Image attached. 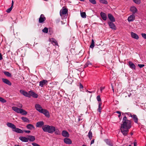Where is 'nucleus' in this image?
Here are the masks:
<instances>
[{
	"mask_svg": "<svg viewBox=\"0 0 146 146\" xmlns=\"http://www.w3.org/2000/svg\"><path fill=\"white\" fill-rule=\"evenodd\" d=\"M122 122L120 127L121 131L124 136H126L128 133L129 129L131 127V122L125 116L123 119Z\"/></svg>",
	"mask_w": 146,
	"mask_h": 146,
	"instance_id": "f257e3e1",
	"label": "nucleus"
},
{
	"mask_svg": "<svg viewBox=\"0 0 146 146\" xmlns=\"http://www.w3.org/2000/svg\"><path fill=\"white\" fill-rule=\"evenodd\" d=\"M42 129L44 132H47L50 134L53 133L55 130V127L52 125H45L42 127Z\"/></svg>",
	"mask_w": 146,
	"mask_h": 146,
	"instance_id": "f03ea898",
	"label": "nucleus"
},
{
	"mask_svg": "<svg viewBox=\"0 0 146 146\" xmlns=\"http://www.w3.org/2000/svg\"><path fill=\"white\" fill-rule=\"evenodd\" d=\"M7 125L8 127L13 129V131H14L20 133H23V131L20 129L16 128L15 126L13 123L10 122H7Z\"/></svg>",
	"mask_w": 146,
	"mask_h": 146,
	"instance_id": "7ed1b4c3",
	"label": "nucleus"
},
{
	"mask_svg": "<svg viewBox=\"0 0 146 146\" xmlns=\"http://www.w3.org/2000/svg\"><path fill=\"white\" fill-rule=\"evenodd\" d=\"M125 114L131 117L133 119L134 122L136 123H137V117L136 115H132L130 113H125Z\"/></svg>",
	"mask_w": 146,
	"mask_h": 146,
	"instance_id": "20e7f679",
	"label": "nucleus"
},
{
	"mask_svg": "<svg viewBox=\"0 0 146 146\" xmlns=\"http://www.w3.org/2000/svg\"><path fill=\"white\" fill-rule=\"evenodd\" d=\"M21 93L23 95L25 96L28 97V98H30V91L27 92L23 90H21L20 91Z\"/></svg>",
	"mask_w": 146,
	"mask_h": 146,
	"instance_id": "39448f33",
	"label": "nucleus"
},
{
	"mask_svg": "<svg viewBox=\"0 0 146 146\" xmlns=\"http://www.w3.org/2000/svg\"><path fill=\"white\" fill-rule=\"evenodd\" d=\"M46 19V17L43 14H41L39 19L38 22L39 23H42L45 21Z\"/></svg>",
	"mask_w": 146,
	"mask_h": 146,
	"instance_id": "423d86ee",
	"label": "nucleus"
},
{
	"mask_svg": "<svg viewBox=\"0 0 146 146\" xmlns=\"http://www.w3.org/2000/svg\"><path fill=\"white\" fill-rule=\"evenodd\" d=\"M35 107L36 110L40 113L43 110L41 106L38 104H36L35 106Z\"/></svg>",
	"mask_w": 146,
	"mask_h": 146,
	"instance_id": "0eeeda50",
	"label": "nucleus"
},
{
	"mask_svg": "<svg viewBox=\"0 0 146 146\" xmlns=\"http://www.w3.org/2000/svg\"><path fill=\"white\" fill-rule=\"evenodd\" d=\"M68 12V9H66L64 8L62 9L60 11V15L61 16H62L63 15H65Z\"/></svg>",
	"mask_w": 146,
	"mask_h": 146,
	"instance_id": "6e6552de",
	"label": "nucleus"
},
{
	"mask_svg": "<svg viewBox=\"0 0 146 146\" xmlns=\"http://www.w3.org/2000/svg\"><path fill=\"white\" fill-rule=\"evenodd\" d=\"M44 114L45 115L48 117L50 116V115L49 112L46 110L43 109L42 111L40 112Z\"/></svg>",
	"mask_w": 146,
	"mask_h": 146,
	"instance_id": "1a4fd4ad",
	"label": "nucleus"
},
{
	"mask_svg": "<svg viewBox=\"0 0 146 146\" xmlns=\"http://www.w3.org/2000/svg\"><path fill=\"white\" fill-rule=\"evenodd\" d=\"M108 23L109 27L111 29L114 30H115L116 29V27L113 22H108Z\"/></svg>",
	"mask_w": 146,
	"mask_h": 146,
	"instance_id": "9d476101",
	"label": "nucleus"
},
{
	"mask_svg": "<svg viewBox=\"0 0 146 146\" xmlns=\"http://www.w3.org/2000/svg\"><path fill=\"white\" fill-rule=\"evenodd\" d=\"M2 80L3 82L9 86H11L12 84L11 82L7 79L3 78Z\"/></svg>",
	"mask_w": 146,
	"mask_h": 146,
	"instance_id": "9b49d317",
	"label": "nucleus"
},
{
	"mask_svg": "<svg viewBox=\"0 0 146 146\" xmlns=\"http://www.w3.org/2000/svg\"><path fill=\"white\" fill-rule=\"evenodd\" d=\"M47 83L48 82L47 80H43L39 82V86L42 87H43L45 84H47Z\"/></svg>",
	"mask_w": 146,
	"mask_h": 146,
	"instance_id": "f8f14e48",
	"label": "nucleus"
},
{
	"mask_svg": "<svg viewBox=\"0 0 146 146\" xmlns=\"http://www.w3.org/2000/svg\"><path fill=\"white\" fill-rule=\"evenodd\" d=\"M44 125V122L43 121H40L36 123V126L37 127H42Z\"/></svg>",
	"mask_w": 146,
	"mask_h": 146,
	"instance_id": "ddd939ff",
	"label": "nucleus"
},
{
	"mask_svg": "<svg viewBox=\"0 0 146 146\" xmlns=\"http://www.w3.org/2000/svg\"><path fill=\"white\" fill-rule=\"evenodd\" d=\"M62 136L64 137H68L69 136L68 133L66 130H63L62 133Z\"/></svg>",
	"mask_w": 146,
	"mask_h": 146,
	"instance_id": "4468645a",
	"label": "nucleus"
},
{
	"mask_svg": "<svg viewBox=\"0 0 146 146\" xmlns=\"http://www.w3.org/2000/svg\"><path fill=\"white\" fill-rule=\"evenodd\" d=\"M64 142L66 144H71L72 143L71 140L68 138H66L64 139Z\"/></svg>",
	"mask_w": 146,
	"mask_h": 146,
	"instance_id": "2eb2a0df",
	"label": "nucleus"
},
{
	"mask_svg": "<svg viewBox=\"0 0 146 146\" xmlns=\"http://www.w3.org/2000/svg\"><path fill=\"white\" fill-rule=\"evenodd\" d=\"M12 110L17 113H20L21 112V108H19L13 106L12 107Z\"/></svg>",
	"mask_w": 146,
	"mask_h": 146,
	"instance_id": "dca6fc26",
	"label": "nucleus"
},
{
	"mask_svg": "<svg viewBox=\"0 0 146 146\" xmlns=\"http://www.w3.org/2000/svg\"><path fill=\"white\" fill-rule=\"evenodd\" d=\"M30 97L31 96H32L33 98H37L38 96L37 94L32 91H30Z\"/></svg>",
	"mask_w": 146,
	"mask_h": 146,
	"instance_id": "f3484780",
	"label": "nucleus"
},
{
	"mask_svg": "<svg viewBox=\"0 0 146 146\" xmlns=\"http://www.w3.org/2000/svg\"><path fill=\"white\" fill-rule=\"evenodd\" d=\"M108 17L111 22L115 21V19L113 16L111 14H109L108 15Z\"/></svg>",
	"mask_w": 146,
	"mask_h": 146,
	"instance_id": "a211bd4d",
	"label": "nucleus"
},
{
	"mask_svg": "<svg viewBox=\"0 0 146 146\" xmlns=\"http://www.w3.org/2000/svg\"><path fill=\"white\" fill-rule=\"evenodd\" d=\"M135 16L133 15H132L129 16L128 18V21L129 22L132 21L135 19Z\"/></svg>",
	"mask_w": 146,
	"mask_h": 146,
	"instance_id": "6ab92c4d",
	"label": "nucleus"
},
{
	"mask_svg": "<svg viewBox=\"0 0 146 146\" xmlns=\"http://www.w3.org/2000/svg\"><path fill=\"white\" fill-rule=\"evenodd\" d=\"M100 14L101 16L102 19L104 21L106 20L107 19V16L106 14L103 12H101Z\"/></svg>",
	"mask_w": 146,
	"mask_h": 146,
	"instance_id": "aec40b11",
	"label": "nucleus"
},
{
	"mask_svg": "<svg viewBox=\"0 0 146 146\" xmlns=\"http://www.w3.org/2000/svg\"><path fill=\"white\" fill-rule=\"evenodd\" d=\"M19 139L23 142H27L28 141V137L27 138L25 137L21 136L19 137Z\"/></svg>",
	"mask_w": 146,
	"mask_h": 146,
	"instance_id": "412c9836",
	"label": "nucleus"
},
{
	"mask_svg": "<svg viewBox=\"0 0 146 146\" xmlns=\"http://www.w3.org/2000/svg\"><path fill=\"white\" fill-rule=\"evenodd\" d=\"M28 140L31 141H34L35 139V137L33 136L29 135L28 136Z\"/></svg>",
	"mask_w": 146,
	"mask_h": 146,
	"instance_id": "4be33fe9",
	"label": "nucleus"
},
{
	"mask_svg": "<svg viewBox=\"0 0 146 146\" xmlns=\"http://www.w3.org/2000/svg\"><path fill=\"white\" fill-rule=\"evenodd\" d=\"M130 10L133 13H135L136 12L137 9L135 7L132 6L131 7Z\"/></svg>",
	"mask_w": 146,
	"mask_h": 146,
	"instance_id": "5701e85b",
	"label": "nucleus"
},
{
	"mask_svg": "<svg viewBox=\"0 0 146 146\" xmlns=\"http://www.w3.org/2000/svg\"><path fill=\"white\" fill-rule=\"evenodd\" d=\"M26 127L27 129L30 130H32L35 129L34 126L32 124H30L27 125Z\"/></svg>",
	"mask_w": 146,
	"mask_h": 146,
	"instance_id": "b1692460",
	"label": "nucleus"
},
{
	"mask_svg": "<svg viewBox=\"0 0 146 146\" xmlns=\"http://www.w3.org/2000/svg\"><path fill=\"white\" fill-rule=\"evenodd\" d=\"M51 41V43L53 44L54 45H58V44L56 40H55L54 38H52Z\"/></svg>",
	"mask_w": 146,
	"mask_h": 146,
	"instance_id": "393cba45",
	"label": "nucleus"
},
{
	"mask_svg": "<svg viewBox=\"0 0 146 146\" xmlns=\"http://www.w3.org/2000/svg\"><path fill=\"white\" fill-rule=\"evenodd\" d=\"M129 64L131 68L134 69L135 68V65L132 62L129 61Z\"/></svg>",
	"mask_w": 146,
	"mask_h": 146,
	"instance_id": "a878e982",
	"label": "nucleus"
},
{
	"mask_svg": "<svg viewBox=\"0 0 146 146\" xmlns=\"http://www.w3.org/2000/svg\"><path fill=\"white\" fill-rule=\"evenodd\" d=\"M105 141L108 145L110 146H113L112 142L111 141L108 139H106Z\"/></svg>",
	"mask_w": 146,
	"mask_h": 146,
	"instance_id": "bb28decb",
	"label": "nucleus"
},
{
	"mask_svg": "<svg viewBox=\"0 0 146 146\" xmlns=\"http://www.w3.org/2000/svg\"><path fill=\"white\" fill-rule=\"evenodd\" d=\"M13 3H14L13 1H12L11 5V7L10 8L7 9L6 11L7 12L9 13L11 11L13 7Z\"/></svg>",
	"mask_w": 146,
	"mask_h": 146,
	"instance_id": "cd10ccee",
	"label": "nucleus"
},
{
	"mask_svg": "<svg viewBox=\"0 0 146 146\" xmlns=\"http://www.w3.org/2000/svg\"><path fill=\"white\" fill-rule=\"evenodd\" d=\"M98 111L100 113L101 112V110L102 109V104L101 102H99L98 104Z\"/></svg>",
	"mask_w": 146,
	"mask_h": 146,
	"instance_id": "c85d7f7f",
	"label": "nucleus"
},
{
	"mask_svg": "<svg viewBox=\"0 0 146 146\" xmlns=\"http://www.w3.org/2000/svg\"><path fill=\"white\" fill-rule=\"evenodd\" d=\"M131 37L133 38L137 39V35L132 32L131 33Z\"/></svg>",
	"mask_w": 146,
	"mask_h": 146,
	"instance_id": "c756f323",
	"label": "nucleus"
},
{
	"mask_svg": "<svg viewBox=\"0 0 146 146\" xmlns=\"http://www.w3.org/2000/svg\"><path fill=\"white\" fill-rule=\"evenodd\" d=\"M21 119L25 122L28 123L29 122V120L26 117H21Z\"/></svg>",
	"mask_w": 146,
	"mask_h": 146,
	"instance_id": "7c9ffc66",
	"label": "nucleus"
},
{
	"mask_svg": "<svg viewBox=\"0 0 146 146\" xmlns=\"http://www.w3.org/2000/svg\"><path fill=\"white\" fill-rule=\"evenodd\" d=\"M92 66V63L89 61H88L84 65V67L87 66Z\"/></svg>",
	"mask_w": 146,
	"mask_h": 146,
	"instance_id": "2f4dec72",
	"label": "nucleus"
},
{
	"mask_svg": "<svg viewBox=\"0 0 146 146\" xmlns=\"http://www.w3.org/2000/svg\"><path fill=\"white\" fill-rule=\"evenodd\" d=\"M3 72L4 74L7 76L11 77V74L8 72L4 71Z\"/></svg>",
	"mask_w": 146,
	"mask_h": 146,
	"instance_id": "473e14b6",
	"label": "nucleus"
},
{
	"mask_svg": "<svg viewBox=\"0 0 146 146\" xmlns=\"http://www.w3.org/2000/svg\"><path fill=\"white\" fill-rule=\"evenodd\" d=\"M80 14L81 17L83 18H86V14L85 12H81V11L80 12Z\"/></svg>",
	"mask_w": 146,
	"mask_h": 146,
	"instance_id": "72a5a7b5",
	"label": "nucleus"
},
{
	"mask_svg": "<svg viewBox=\"0 0 146 146\" xmlns=\"http://www.w3.org/2000/svg\"><path fill=\"white\" fill-rule=\"evenodd\" d=\"M21 112H20V113L22 114L23 115H26L27 113V112L25 111V110H23L21 109Z\"/></svg>",
	"mask_w": 146,
	"mask_h": 146,
	"instance_id": "f704fd0d",
	"label": "nucleus"
},
{
	"mask_svg": "<svg viewBox=\"0 0 146 146\" xmlns=\"http://www.w3.org/2000/svg\"><path fill=\"white\" fill-rule=\"evenodd\" d=\"M95 46L94 42L93 39L92 40V43L90 45V47L91 48H93Z\"/></svg>",
	"mask_w": 146,
	"mask_h": 146,
	"instance_id": "c9c22d12",
	"label": "nucleus"
},
{
	"mask_svg": "<svg viewBox=\"0 0 146 146\" xmlns=\"http://www.w3.org/2000/svg\"><path fill=\"white\" fill-rule=\"evenodd\" d=\"M88 137H89L90 140H91L92 138V132L91 131V130L89 131V132L88 133Z\"/></svg>",
	"mask_w": 146,
	"mask_h": 146,
	"instance_id": "e433bc0d",
	"label": "nucleus"
},
{
	"mask_svg": "<svg viewBox=\"0 0 146 146\" xmlns=\"http://www.w3.org/2000/svg\"><path fill=\"white\" fill-rule=\"evenodd\" d=\"M54 132L55 134L56 135H59L60 134V131L58 129H56L55 128V130Z\"/></svg>",
	"mask_w": 146,
	"mask_h": 146,
	"instance_id": "4c0bfd02",
	"label": "nucleus"
},
{
	"mask_svg": "<svg viewBox=\"0 0 146 146\" xmlns=\"http://www.w3.org/2000/svg\"><path fill=\"white\" fill-rule=\"evenodd\" d=\"M100 2L102 3L107 4H108V2L106 0H100Z\"/></svg>",
	"mask_w": 146,
	"mask_h": 146,
	"instance_id": "58836bf2",
	"label": "nucleus"
},
{
	"mask_svg": "<svg viewBox=\"0 0 146 146\" xmlns=\"http://www.w3.org/2000/svg\"><path fill=\"white\" fill-rule=\"evenodd\" d=\"M0 102H1L2 103H4L6 102H7V101L4 98L0 97Z\"/></svg>",
	"mask_w": 146,
	"mask_h": 146,
	"instance_id": "ea45409f",
	"label": "nucleus"
},
{
	"mask_svg": "<svg viewBox=\"0 0 146 146\" xmlns=\"http://www.w3.org/2000/svg\"><path fill=\"white\" fill-rule=\"evenodd\" d=\"M48 29L46 27H45L42 30V32L45 33H47L48 32Z\"/></svg>",
	"mask_w": 146,
	"mask_h": 146,
	"instance_id": "a19ab883",
	"label": "nucleus"
},
{
	"mask_svg": "<svg viewBox=\"0 0 146 146\" xmlns=\"http://www.w3.org/2000/svg\"><path fill=\"white\" fill-rule=\"evenodd\" d=\"M89 1L90 2L93 4H96V3L95 0H89Z\"/></svg>",
	"mask_w": 146,
	"mask_h": 146,
	"instance_id": "79ce46f5",
	"label": "nucleus"
},
{
	"mask_svg": "<svg viewBox=\"0 0 146 146\" xmlns=\"http://www.w3.org/2000/svg\"><path fill=\"white\" fill-rule=\"evenodd\" d=\"M142 37L144 39H146V34L144 33L141 34Z\"/></svg>",
	"mask_w": 146,
	"mask_h": 146,
	"instance_id": "37998d69",
	"label": "nucleus"
},
{
	"mask_svg": "<svg viewBox=\"0 0 146 146\" xmlns=\"http://www.w3.org/2000/svg\"><path fill=\"white\" fill-rule=\"evenodd\" d=\"M97 99L98 102H100L101 100L100 96H98L96 98Z\"/></svg>",
	"mask_w": 146,
	"mask_h": 146,
	"instance_id": "c03bdc74",
	"label": "nucleus"
},
{
	"mask_svg": "<svg viewBox=\"0 0 146 146\" xmlns=\"http://www.w3.org/2000/svg\"><path fill=\"white\" fill-rule=\"evenodd\" d=\"M145 65L143 64H138L137 66H139L140 68H141L144 66Z\"/></svg>",
	"mask_w": 146,
	"mask_h": 146,
	"instance_id": "a18cd8bd",
	"label": "nucleus"
},
{
	"mask_svg": "<svg viewBox=\"0 0 146 146\" xmlns=\"http://www.w3.org/2000/svg\"><path fill=\"white\" fill-rule=\"evenodd\" d=\"M32 144L33 146H40V145H39L38 144L35 143H32Z\"/></svg>",
	"mask_w": 146,
	"mask_h": 146,
	"instance_id": "49530a36",
	"label": "nucleus"
},
{
	"mask_svg": "<svg viewBox=\"0 0 146 146\" xmlns=\"http://www.w3.org/2000/svg\"><path fill=\"white\" fill-rule=\"evenodd\" d=\"M105 87H102L100 88V90L102 92L103 90H104L105 88Z\"/></svg>",
	"mask_w": 146,
	"mask_h": 146,
	"instance_id": "de8ad7c7",
	"label": "nucleus"
},
{
	"mask_svg": "<svg viewBox=\"0 0 146 146\" xmlns=\"http://www.w3.org/2000/svg\"><path fill=\"white\" fill-rule=\"evenodd\" d=\"M18 106L19 108H21L22 107V104H19L18 105Z\"/></svg>",
	"mask_w": 146,
	"mask_h": 146,
	"instance_id": "09e8293b",
	"label": "nucleus"
},
{
	"mask_svg": "<svg viewBox=\"0 0 146 146\" xmlns=\"http://www.w3.org/2000/svg\"><path fill=\"white\" fill-rule=\"evenodd\" d=\"M24 131L25 132L28 133H29L31 132V131L29 130H25Z\"/></svg>",
	"mask_w": 146,
	"mask_h": 146,
	"instance_id": "8fccbe9b",
	"label": "nucleus"
},
{
	"mask_svg": "<svg viewBox=\"0 0 146 146\" xmlns=\"http://www.w3.org/2000/svg\"><path fill=\"white\" fill-rule=\"evenodd\" d=\"M80 86V88H83V85L81 84V83H80L79 84Z\"/></svg>",
	"mask_w": 146,
	"mask_h": 146,
	"instance_id": "3c124183",
	"label": "nucleus"
},
{
	"mask_svg": "<svg viewBox=\"0 0 146 146\" xmlns=\"http://www.w3.org/2000/svg\"><path fill=\"white\" fill-rule=\"evenodd\" d=\"M133 143H134V146H137V143L136 142V141H135V142H133Z\"/></svg>",
	"mask_w": 146,
	"mask_h": 146,
	"instance_id": "603ef678",
	"label": "nucleus"
},
{
	"mask_svg": "<svg viewBox=\"0 0 146 146\" xmlns=\"http://www.w3.org/2000/svg\"><path fill=\"white\" fill-rule=\"evenodd\" d=\"M94 140L93 139L92 140L91 142V144H92L94 143Z\"/></svg>",
	"mask_w": 146,
	"mask_h": 146,
	"instance_id": "864d4df0",
	"label": "nucleus"
},
{
	"mask_svg": "<svg viewBox=\"0 0 146 146\" xmlns=\"http://www.w3.org/2000/svg\"><path fill=\"white\" fill-rule=\"evenodd\" d=\"M116 113L119 114H121V112L120 111H116Z\"/></svg>",
	"mask_w": 146,
	"mask_h": 146,
	"instance_id": "5fc2aeb1",
	"label": "nucleus"
},
{
	"mask_svg": "<svg viewBox=\"0 0 146 146\" xmlns=\"http://www.w3.org/2000/svg\"><path fill=\"white\" fill-rule=\"evenodd\" d=\"M2 59V55L0 53V60Z\"/></svg>",
	"mask_w": 146,
	"mask_h": 146,
	"instance_id": "6e6d98bb",
	"label": "nucleus"
},
{
	"mask_svg": "<svg viewBox=\"0 0 146 146\" xmlns=\"http://www.w3.org/2000/svg\"><path fill=\"white\" fill-rule=\"evenodd\" d=\"M141 2V1L140 0H137V4L140 3Z\"/></svg>",
	"mask_w": 146,
	"mask_h": 146,
	"instance_id": "4d7b16f0",
	"label": "nucleus"
},
{
	"mask_svg": "<svg viewBox=\"0 0 146 146\" xmlns=\"http://www.w3.org/2000/svg\"><path fill=\"white\" fill-rule=\"evenodd\" d=\"M133 1L135 3H137V0H133Z\"/></svg>",
	"mask_w": 146,
	"mask_h": 146,
	"instance_id": "13d9d810",
	"label": "nucleus"
},
{
	"mask_svg": "<svg viewBox=\"0 0 146 146\" xmlns=\"http://www.w3.org/2000/svg\"><path fill=\"white\" fill-rule=\"evenodd\" d=\"M121 114H119V115H118V117H119H119H120L121 116Z\"/></svg>",
	"mask_w": 146,
	"mask_h": 146,
	"instance_id": "bf43d9fd",
	"label": "nucleus"
},
{
	"mask_svg": "<svg viewBox=\"0 0 146 146\" xmlns=\"http://www.w3.org/2000/svg\"><path fill=\"white\" fill-rule=\"evenodd\" d=\"M87 91L88 92H89L90 93H91V92H90V91H88V90H87Z\"/></svg>",
	"mask_w": 146,
	"mask_h": 146,
	"instance_id": "052dcab7",
	"label": "nucleus"
},
{
	"mask_svg": "<svg viewBox=\"0 0 146 146\" xmlns=\"http://www.w3.org/2000/svg\"><path fill=\"white\" fill-rule=\"evenodd\" d=\"M80 1H84V0H80Z\"/></svg>",
	"mask_w": 146,
	"mask_h": 146,
	"instance_id": "680f3d73",
	"label": "nucleus"
},
{
	"mask_svg": "<svg viewBox=\"0 0 146 146\" xmlns=\"http://www.w3.org/2000/svg\"><path fill=\"white\" fill-rule=\"evenodd\" d=\"M82 146H86L84 145H83Z\"/></svg>",
	"mask_w": 146,
	"mask_h": 146,
	"instance_id": "e2e57ef3",
	"label": "nucleus"
},
{
	"mask_svg": "<svg viewBox=\"0 0 146 146\" xmlns=\"http://www.w3.org/2000/svg\"><path fill=\"white\" fill-rule=\"evenodd\" d=\"M139 38V36H138L137 35V39H138Z\"/></svg>",
	"mask_w": 146,
	"mask_h": 146,
	"instance_id": "0e129e2a",
	"label": "nucleus"
},
{
	"mask_svg": "<svg viewBox=\"0 0 146 146\" xmlns=\"http://www.w3.org/2000/svg\"><path fill=\"white\" fill-rule=\"evenodd\" d=\"M128 146H131V145H129Z\"/></svg>",
	"mask_w": 146,
	"mask_h": 146,
	"instance_id": "69168bd1",
	"label": "nucleus"
},
{
	"mask_svg": "<svg viewBox=\"0 0 146 146\" xmlns=\"http://www.w3.org/2000/svg\"><path fill=\"white\" fill-rule=\"evenodd\" d=\"M113 92H114V90L113 89Z\"/></svg>",
	"mask_w": 146,
	"mask_h": 146,
	"instance_id": "338daca9",
	"label": "nucleus"
},
{
	"mask_svg": "<svg viewBox=\"0 0 146 146\" xmlns=\"http://www.w3.org/2000/svg\"><path fill=\"white\" fill-rule=\"evenodd\" d=\"M132 134H133L131 133V135H132Z\"/></svg>",
	"mask_w": 146,
	"mask_h": 146,
	"instance_id": "774afa93",
	"label": "nucleus"
}]
</instances>
